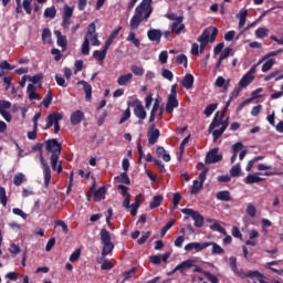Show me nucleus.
Here are the masks:
<instances>
[{
	"label": "nucleus",
	"instance_id": "nucleus-21",
	"mask_svg": "<svg viewBox=\"0 0 283 283\" xmlns=\"http://www.w3.org/2000/svg\"><path fill=\"white\" fill-rule=\"evenodd\" d=\"M171 258V253L166 252L164 254L150 255L149 262L151 264H160V262H167Z\"/></svg>",
	"mask_w": 283,
	"mask_h": 283
},
{
	"label": "nucleus",
	"instance_id": "nucleus-41",
	"mask_svg": "<svg viewBox=\"0 0 283 283\" xmlns=\"http://www.w3.org/2000/svg\"><path fill=\"white\" fill-rule=\"evenodd\" d=\"M208 244L212 247V255H222L224 253V249H222V247H220L218 243L208 242Z\"/></svg>",
	"mask_w": 283,
	"mask_h": 283
},
{
	"label": "nucleus",
	"instance_id": "nucleus-34",
	"mask_svg": "<svg viewBox=\"0 0 283 283\" xmlns=\"http://www.w3.org/2000/svg\"><path fill=\"white\" fill-rule=\"evenodd\" d=\"M156 154L159 158H163L165 163H169V160H171V156L168 154L167 150H165V147L163 146L157 147Z\"/></svg>",
	"mask_w": 283,
	"mask_h": 283
},
{
	"label": "nucleus",
	"instance_id": "nucleus-30",
	"mask_svg": "<svg viewBox=\"0 0 283 283\" xmlns=\"http://www.w3.org/2000/svg\"><path fill=\"white\" fill-rule=\"evenodd\" d=\"M255 76L251 75V73H245V75L239 81V86L244 90V87H249L251 83H253V80Z\"/></svg>",
	"mask_w": 283,
	"mask_h": 283
},
{
	"label": "nucleus",
	"instance_id": "nucleus-13",
	"mask_svg": "<svg viewBox=\"0 0 283 283\" xmlns=\"http://www.w3.org/2000/svg\"><path fill=\"white\" fill-rule=\"evenodd\" d=\"M63 118V113H51L48 115V123L46 126L44 127V129H50V127H52L53 125L59 124V122Z\"/></svg>",
	"mask_w": 283,
	"mask_h": 283
},
{
	"label": "nucleus",
	"instance_id": "nucleus-4",
	"mask_svg": "<svg viewBox=\"0 0 283 283\" xmlns=\"http://www.w3.org/2000/svg\"><path fill=\"white\" fill-rule=\"evenodd\" d=\"M101 242L103 244L102 249V258H107L112 251H114V243L112 242V234L105 228H103L99 232Z\"/></svg>",
	"mask_w": 283,
	"mask_h": 283
},
{
	"label": "nucleus",
	"instance_id": "nucleus-24",
	"mask_svg": "<svg viewBox=\"0 0 283 283\" xmlns=\"http://www.w3.org/2000/svg\"><path fill=\"white\" fill-rule=\"evenodd\" d=\"M262 172L248 175L244 179L245 185H255L258 182H264V178H261Z\"/></svg>",
	"mask_w": 283,
	"mask_h": 283
},
{
	"label": "nucleus",
	"instance_id": "nucleus-46",
	"mask_svg": "<svg viewBox=\"0 0 283 283\" xmlns=\"http://www.w3.org/2000/svg\"><path fill=\"white\" fill-rule=\"evenodd\" d=\"M242 174V169L240 168V164H235L231 169H230V176L232 178H239V176Z\"/></svg>",
	"mask_w": 283,
	"mask_h": 283
},
{
	"label": "nucleus",
	"instance_id": "nucleus-23",
	"mask_svg": "<svg viewBox=\"0 0 283 283\" xmlns=\"http://www.w3.org/2000/svg\"><path fill=\"white\" fill-rule=\"evenodd\" d=\"M223 118H224V112L221 113L220 117L218 116V113L214 115L212 123L210 124V126L208 128L209 134H211V132H213V129H216V127H220V125L222 127V123H224Z\"/></svg>",
	"mask_w": 283,
	"mask_h": 283
},
{
	"label": "nucleus",
	"instance_id": "nucleus-2",
	"mask_svg": "<svg viewBox=\"0 0 283 283\" xmlns=\"http://www.w3.org/2000/svg\"><path fill=\"white\" fill-rule=\"evenodd\" d=\"M45 149L48 154L51 155V167L53 171H57V174H61L63 171V166L60 164L59 165V158H61V143H59V139H49L44 142ZM59 165V167H56Z\"/></svg>",
	"mask_w": 283,
	"mask_h": 283
},
{
	"label": "nucleus",
	"instance_id": "nucleus-38",
	"mask_svg": "<svg viewBox=\"0 0 283 283\" xmlns=\"http://www.w3.org/2000/svg\"><path fill=\"white\" fill-rule=\"evenodd\" d=\"M97 262L98 264H102V271H112V269H114V263L109 262L107 259H98Z\"/></svg>",
	"mask_w": 283,
	"mask_h": 283
},
{
	"label": "nucleus",
	"instance_id": "nucleus-31",
	"mask_svg": "<svg viewBox=\"0 0 283 283\" xmlns=\"http://www.w3.org/2000/svg\"><path fill=\"white\" fill-rule=\"evenodd\" d=\"M120 30H123V27H118L117 29H115L111 33V35L107 38L104 46H106L109 50L111 45L114 43V39H116V36H118V34H120Z\"/></svg>",
	"mask_w": 283,
	"mask_h": 283
},
{
	"label": "nucleus",
	"instance_id": "nucleus-25",
	"mask_svg": "<svg viewBox=\"0 0 283 283\" xmlns=\"http://www.w3.org/2000/svg\"><path fill=\"white\" fill-rule=\"evenodd\" d=\"M107 193V188L105 186L99 187L93 193L94 202H101V200H105V195Z\"/></svg>",
	"mask_w": 283,
	"mask_h": 283
},
{
	"label": "nucleus",
	"instance_id": "nucleus-59",
	"mask_svg": "<svg viewBox=\"0 0 283 283\" xmlns=\"http://www.w3.org/2000/svg\"><path fill=\"white\" fill-rule=\"evenodd\" d=\"M161 76L167 81H174V73L168 69H163Z\"/></svg>",
	"mask_w": 283,
	"mask_h": 283
},
{
	"label": "nucleus",
	"instance_id": "nucleus-58",
	"mask_svg": "<svg viewBox=\"0 0 283 283\" xmlns=\"http://www.w3.org/2000/svg\"><path fill=\"white\" fill-rule=\"evenodd\" d=\"M273 65H275V60L271 59L268 60L263 65H262V72H269Z\"/></svg>",
	"mask_w": 283,
	"mask_h": 283
},
{
	"label": "nucleus",
	"instance_id": "nucleus-42",
	"mask_svg": "<svg viewBox=\"0 0 283 283\" xmlns=\"http://www.w3.org/2000/svg\"><path fill=\"white\" fill-rule=\"evenodd\" d=\"M115 180H119L123 185H132V179H129V176L125 171L120 176L115 177Z\"/></svg>",
	"mask_w": 283,
	"mask_h": 283
},
{
	"label": "nucleus",
	"instance_id": "nucleus-53",
	"mask_svg": "<svg viewBox=\"0 0 283 283\" xmlns=\"http://www.w3.org/2000/svg\"><path fill=\"white\" fill-rule=\"evenodd\" d=\"M23 178H25V176L22 172H18L13 177V184L15 185V187H21V185H23Z\"/></svg>",
	"mask_w": 283,
	"mask_h": 283
},
{
	"label": "nucleus",
	"instance_id": "nucleus-62",
	"mask_svg": "<svg viewBox=\"0 0 283 283\" xmlns=\"http://www.w3.org/2000/svg\"><path fill=\"white\" fill-rule=\"evenodd\" d=\"M29 81L33 83V85H36L40 81H43V73L35 74L33 76L29 77Z\"/></svg>",
	"mask_w": 283,
	"mask_h": 283
},
{
	"label": "nucleus",
	"instance_id": "nucleus-15",
	"mask_svg": "<svg viewBox=\"0 0 283 283\" xmlns=\"http://www.w3.org/2000/svg\"><path fill=\"white\" fill-rule=\"evenodd\" d=\"M193 260L192 259H188L184 262H181L180 264H178L175 268V271H179L181 273V275H187V271H189V269H192V266H196L193 264Z\"/></svg>",
	"mask_w": 283,
	"mask_h": 283
},
{
	"label": "nucleus",
	"instance_id": "nucleus-5",
	"mask_svg": "<svg viewBox=\"0 0 283 283\" xmlns=\"http://www.w3.org/2000/svg\"><path fill=\"white\" fill-rule=\"evenodd\" d=\"M144 8H145V2L139 3L136 7L135 13L130 19V24H129L130 30H138V28L143 23V10H144Z\"/></svg>",
	"mask_w": 283,
	"mask_h": 283
},
{
	"label": "nucleus",
	"instance_id": "nucleus-8",
	"mask_svg": "<svg viewBox=\"0 0 283 283\" xmlns=\"http://www.w3.org/2000/svg\"><path fill=\"white\" fill-rule=\"evenodd\" d=\"M40 163L43 167L44 187L48 189V187H50V181L52 180V170L50 169L48 161H45V158H43V154L40 155Z\"/></svg>",
	"mask_w": 283,
	"mask_h": 283
},
{
	"label": "nucleus",
	"instance_id": "nucleus-55",
	"mask_svg": "<svg viewBox=\"0 0 283 283\" xmlns=\"http://www.w3.org/2000/svg\"><path fill=\"white\" fill-rule=\"evenodd\" d=\"M0 202L2 207L8 205V197L6 196V188L0 186Z\"/></svg>",
	"mask_w": 283,
	"mask_h": 283
},
{
	"label": "nucleus",
	"instance_id": "nucleus-12",
	"mask_svg": "<svg viewBox=\"0 0 283 283\" xmlns=\"http://www.w3.org/2000/svg\"><path fill=\"white\" fill-rule=\"evenodd\" d=\"M222 160V155H218V148H213L206 155V165H214Z\"/></svg>",
	"mask_w": 283,
	"mask_h": 283
},
{
	"label": "nucleus",
	"instance_id": "nucleus-37",
	"mask_svg": "<svg viewBox=\"0 0 283 283\" xmlns=\"http://www.w3.org/2000/svg\"><path fill=\"white\" fill-rule=\"evenodd\" d=\"M247 17H249V10L247 9H241L239 11L238 18H239V28H244L247 23Z\"/></svg>",
	"mask_w": 283,
	"mask_h": 283
},
{
	"label": "nucleus",
	"instance_id": "nucleus-43",
	"mask_svg": "<svg viewBox=\"0 0 283 283\" xmlns=\"http://www.w3.org/2000/svg\"><path fill=\"white\" fill-rule=\"evenodd\" d=\"M130 72H133V74L135 76H143L145 74V69L143 66H138L136 64H133L130 66Z\"/></svg>",
	"mask_w": 283,
	"mask_h": 283
},
{
	"label": "nucleus",
	"instance_id": "nucleus-28",
	"mask_svg": "<svg viewBox=\"0 0 283 283\" xmlns=\"http://www.w3.org/2000/svg\"><path fill=\"white\" fill-rule=\"evenodd\" d=\"M107 50H109L106 46H103V50H95L93 52V57H95L96 61H98L101 64L105 61L107 56Z\"/></svg>",
	"mask_w": 283,
	"mask_h": 283
},
{
	"label": "nucleus",
	"instance_id": "nucleus-39",
	"mask_svg": "<svg viewBox=\"0 0 283 283\" xmlns=\"http://www.w3.org/2000/svg\"><path fill=\"white\" fill-rule=\"evenodd\" d=\"M27 93L29 95L30 101H36V98H39V94H36V86H34V84L28 85Z\"/></svg>",
	"mask_w": 283,
	"mask_h": 283
},
{
	"label": "nucleus",
	"instance_id": "nucleus-7",
	"mask_svg": "<svg viewBox=\"0 0 283 283\" xmlns=\"http://www.w3.org/2000/svg\"><path fill=\"white\" fill-rule=\"evenodd\" d=\"M127 105L128 107H135L134 114L137 118H139L140 120H145V118H147V112L145 111V106H143V103H140V101L135 99L134 102H128Z\"/></svg>",
	"mask_w": 283,
	"mask_h": 283
},
{
	"label": "nucleus",
	"instance_id": "nucleus-18",
	"mask_svg": "<svg viewBox=\"0 0 283 283\" xmlns=\"http://www.w3.org/2000/svg\"><path fill=\"white\" fill-rule=\"evenodd\" d=\"M193 273H202L205 275V277H207V280L210 281L211 283H220V280L218 279V276H216L214 274H212L209 271L202 270V268H200L198 265L195 266Z\"/></svg>",
	"mask_w": 283,
	"mask_h": 283
},
{
	"label": "nucleus",
	"instance_id": "nucleus-35",
	"mask_svg": "<svg viewBox=\"0 0 283 283\" xmlns=\"http://www.w3.org/2000/svg\"><path fill=\"white\" fill-rule=\"evenodd\" d=\"M193 76L191 75V73H188L185 75L184 80L181 81V85L182 87H185L186 90H191V87H193Z\"/></svg>",
	"mask_w": 283,
	"mask_h": 283
},
{
	"label": "nucleus",
	"instance_id": "nucleus-27",
	"mask_svg": "<svg viewBox=\"0 0 283 283\" xmlns=\"http://www.w3.org/2000/svg\"><path fill=\"white\" fill-rule=\"evenodd\" d=\"M255 238H260V232L258 230H251L249 232V240L245 241L247 247H258Z\"/></svg>",
	"mask_w": 283,
	"mask_h": 283
},
{
	"label": "nucleus",
	"instance_id": "nucleus-20",
	"mask_svg": "<svg viewBox=\"0 0 283 283\" xmlns=\"http://www.w3.org/2000/svg\"><path fill=\"white\" fill-rule=\"evenodd\" d=\"M84 119H85V113H83L82 111L73 112L70 117L71 125L73 126L81 125V123H83Z\"/></svg>",
	"mask_w": 283,
	"mask_h": 283
},
{
	"label": "nucleus",
	"instance_id": "nucleus-32",
	"mask_svg": "<svg viewBox=\"0 0 283 283\" xmlns=\"http://www.w3.org/2000/svg\"><path fill=\"white\" fill-rule=\"evenodd\" d=\"M182 18H179L178 21L172 22L171 32L175 34H180L185 30V24L182 23Z\"/></svg>",
	"mask_w": 283,
	"mask_h": 283
},
{
	"label": "nucleus",
	"instance_id": "nucleus-1",
	"mask_svg": "<svg viewBox=\"0 0 283 283\" xmlns=\"http://www.w3.org/2000/svg\"><path fill=\"white\" fill-rule=\"evenodd\" d=\"M229 262L231 271L234 273V275L241 277V280L250 277V280H258L260 283H269L266 282V276L258 270H249L245 272L242 269H238V259H235V256H230Z\"/></svg>",
	"mask_w": 283,
	"mask_h": 283
},
{
	"label": "nucleus",
	"instance_id": "nucleus-64",
	"mask_svg": "<svg viewBox=\"0 0 283 283\" xmlns=\"http://www.w3.org/2000/svg\"><path fill=\"white\" fill-rule=\"evenodd\" d=\"M81 258V249L75 250L71 255H70V262H76Z\"/></svg>",
	"mask_w": 283,
	"mask_h": 283
},
{
	"label": "nucleus",
	"instance_id": "nucleus-50",
	"mask_svg": "<svg viewBox=\"0 0 283 283\" xmlns=\"http://www.w3.org/2000/svg\"><path fill=\"white\" fill-rule=\"evenodd\" d=\"M50 39H52V31H50L49 28L43 29L42 31L43 43H50Z\"/></svg>",
	"mask_w": 283,
	"mask_h": 283
},
{
	"label": "nucleus",
	"instance_id": "nucleus-10",
	"mask_svg": "<svg viewBox=\"0 0 283 283\" xmlns=\"http://www.w3.org/2000/svg\"><path fill=\"white\" fill-rule=\"evenodd\" d=\"M148 145H155L160 138V129L156 128V124H151L147 130Z\"/></svg>",
	"mask_w": 283,
	"mask_h": 283
},
{
	"label": "nucleus",
	"instance_id": "nucleus-14",
	"mask_svg": "<svg viewBox=\"0 0 283 283\" xmlns=\"http://www.w3.org/2000/svg\"><path fill=\"white\" fill-rule=\"evenodd\" d=\"M23 9L27 12V14H32V0H23V3H17V14H22Z\"/></svg>",
	"mask_w": 283,
	"mask_h": 283
},
{
	"label": "nucleus",
	"instance_id": "nucleus-16",
	"mask_svg": "<svg viewBox=\"0 0 283 283\" xmlns=\"http://www.w3.org/2000/svg\"><path fill=\"white\" fill-rule=\"evenodd\" d=\"M154 0H142L140 3H144L143 11V21H147L151 17V12H154V9L151 8V3Z\"/></svg>",
	"mask_w": 283,
	"mask_h": 283
},
{
	"label": "nucleus",
	"instance_id": "nucleus-9",
	"mask_svg": "<svg viewBox=\"0 0 283 283\" xmlns=\"http://www.w3.org/2000/svg\"><path fill=\"white\" fill-rule=\"evenodd\" d=\"M72 14H74V7L67 4L64 6V11L62 15V27L64 30H70Z\"/></svg>",
	"mask_w": 283,
	"mask_h": 283
},
{
	"label": "nucleus",
	"instance_id": "nucleus-61",
	"mask_svg": "<svg viewBox=\"0 0 283 283\" xmlns=\"http://www.w3.org/2000/svg\"><path fill=\"white\" fill-rule=\"evenodd\" d=\"M176 63H177L178 65H182V63H184L185 67H187V65H188L187 55H185V54H179V55L177 56V59H176Z\"/></svg>",
	"mask_w": 283,
	"mask_h": 283
},
{
	"label": "nucleus",
	"instance_id": "nucleus-52",
	"mask_svg": "<svg viewBox=\"0 0 283 283\" xmlns=\"http://www.w3.org/2000/svg\"><path fill=\"white\" fill-rule=\"evenodd\" d=\"M210 229L212 231H218V233H221L222 235H227V229H224L220 223L211 224Z\"/></svg>",
	"mask_w": 283,
	"mask_h": 283
},
{
	"label": "nucleus",
	"instance_id": "nucleus-57",
	"mask_svg": "<svg viewBox=\"0 0 283 283\" xmlns=\"http://www.w3.org/2000/svg\"><path fill=\"white\" fill-rule=\"evenodd\" d=\"M214 109H218V104H209V105L205 108L203 114H205L206 116H211V114H213V111H214Z\"/></svg>",
	"mask_w": 283,
	"mask_h": 283
},
{
	"label": "nucleus",
	"instance_id": "nucleus-33",
	"mask_svg": "<svg viewBox=\"0 0 283 283\" xmlns=\"http://www.w3.org/2000/svg\"><path fill=\"white\" fill-rule=\"evenodd\" d=\"M133 78H134V74H132V73H127V74L120 75L117 78V85L125 86L128 83H132Z\"/></svg>",
	"mask_w": 283,
	"mask_h": 283
},
{
	"label": "nucleus",
	"instance_id": "nucleus-60",
	"mask_svg": "<svg viewBox=\"0 0 283 283\" xmlns=\"http://www.w3.org/2000/svg\"><path fill=\"white\" fill-rule=\"evenodd\" d=\"M134 275H136V268H132L130 270L123 272L124 282L126 280H130V277H134Z\"/></svg>",
	"mask_w": 283,
	"mask_h": 283
},
{
	"label": "nucleus",
	"instance_id": "nucleus-63",
	"mask_svg": "<svg viewBox=\"0 0 283 283\" xmlns=\"http://www.w3.org/2000/svg\"><path fill=\"white\" fill-rule=\"evenodd\" d=\"M224 83H227V80L222 76H218L214 82V87H220L224 90Z\"/></svg>",
	"mask_w": 283,
	"mask_h": 283
},
{
	"label": "nucleus",
	"instance_id": "nucleus-36",
	"mask_svg": "<svg viewBox=\"0 0 283 283\" xmlns=\"http://www.w3.org/2000/svg\"><path fill=\"white\" fill-rule=\"evenodd\" d=\"M216 198L222 202H231V192L228 190H221L217 192Z\"/></svg>",
	"mask_w": 283,
	"mask_h": 283
},
{
	"label": "nucleus",
	"instance_id": "nucleus-47",
	"mask_svg": "<svg viewBox=\"0 0 283 283\" xmlns=\"http://www.w3.org/2000/svg\"><path fill=\"white\" fill-rule=\"evenodd\" d=\"M129 118H132V109L128 106L125 109V112L123 113L122 118L119 119V125H123L124 123H127V120H129Z\"/></svg>",
	"mask_w": 283,
	"mask_h": 283
},
{
	"label": "nucleus",
	"instance_id": "nucleus-29",
	"mask_svg": "<svg viewBox=\"0 0 283 283\" xmlns=\"http://www.w3.org/2000/svg\"><path fill=\"white\" fill-rule=\"evenodd\" d=\"M77 85H83L86 101H92V85L87 83L85 80L78 81Z\"/></svg>",
	"mask_w": 283,
	"mask_h": 283
},
{
	"label": "nucleus",
	"instance_id": "nucleus-26",
	"mask_svg": "<svg viewBox=\"0 0 283 283\" xmlns=\"http://www.w3.org/2000/svg\"><path fill=\"white\" fill-rule=\"evenodd\" d=\"M227 127H229V119H226L222 123V126L220 129H213L211 132L212 136H213V142L216 143V140H218V138H220V136H222V134H224V132H227Z\"/></svg>",
	"mask_w": 283,
	"mask_h": 283
},
{
	"label": "nucleus",
	"instance_id": "nucleus-17",
	"mask_svg": "<svg viewBox=\"0 0 283 283\" xmlns=\"http://www.w3.org/2000/svg\"><path fill=\"white\" fill-rule=\"evenodd\" d=\"M179 102H178V96L176 95H168V101L166 104V112L167 114H174V109L178 107Z\"/></svg>",
	"mask_w": 283,
	"mask_h": 283
},
{
	"label": "nucleus",
	"instance_id": "nucleus-19",
	"mask_svg": "<svg viewBox=\"0 0 283 283\" xmlns=\"http://www.w3.org/2000/svg\"><path fill=\"white\" fill-rule=\"evenodd\" d=\"M147 36L149 41H153L158 44L163 39V31H160V29H150L147 31Z\"/></svg>",
	"mask_w": 283,
	"mask_h": 283
},
{
	"label": "nucleus",
	"instance_id": "nucleus-48",
	"mask_svg": "<svg viewBox=\"0 0 283 283\" xmlns=\"http://www.w3.org/2000/svg\"><path fill=\"white\" fill-rule=\"evenodd\" d=\"M203 185H205V184H201L200 181L195 180V181H193V185H192V187H191V189H190V193H191L192 196H196V193H198V192L200 191V189L203 187Z\"/></svg>",
	"mask_w": 283,
	"mask_h": 283
},
{
	"label": "nucleus",
	"instance_id": "nucleus-6",
	"mask_svg": "<svg viewBox=\"0 0 283 283\" xmlns=\"http://www.w3.org/2000/svg\"><path fill=\"white\" fill-rule=\"evenodd\" d=\"M181 213H185V216H191L192 220H195V227L197 229H202V227H205V217H202L200 212L191 208H184L181 209Z\"/></svg>",
	"mask_w": 283,
	"mask_h": 283
},
{
	"label": "nucleus",
	"instance_id": "nucleus-51",
	"mask_svg": "<svg viewBox=\"0 0 283 283\" xmlns=\"http://www.w3.org/2000/svg\"><path fill=\"white\" fill-rule=\"evenodd\" d=\"M243 150H244V144H242V142H238L231 146L232 154L238 155L239 151H243Z\"/></svg>",
	"mask_w": 283,
	"mask_h": 283
},
{
	"label": "nucleus",
	"instance_id": "nucleus-54",
	"mask_svg": "<svg viewBox=\"0 0 283 283\" xmlns=\"http://www.w3.org/2000/svg\"><path fill=\"white\" fill-rule=\"evenodd\" d=\"M82 54H84V56L90 54V39L87 38H84V42L82 44Z\"/></svg>",
	"mask_w": 283,
	"mask_h": 283
},
{
	"label": "nucleus",
	"instance_id": "nucleus-49",
	"mask_svg": "<svg viewBox=\"0 0 283 283\" xmlns=\"http://www.w3.org/2000/svg\"><path fill=\"white\" fill-rule=\"evenodd\" d=\"M255 36H256V39H264L265 36H269V29H266V28L256 29Z\"/></svg>",
	"mask_w": 283,
	"mask_h": 283
},
{
	"label": "nucleus",
	"instance_id": "nucleus-45",
	"mask_svg": "<svg viewBox=\"0 0 283 283\" xmlns=\"http://www.w3.org/2000/svg\"><path fill=\"white\" fill-rule=\"evenodd\" d=\"M94 34H98V33H96V23L92 22L88 24L87 32L84 38L92 39V36H94Z\"/></svg>",
	"mask_w": 283,
	"mask_h": 283
},
{
	"label": "nucleus",
	"instance_id": "nucleus-40",
	"mask_svg": "<svg viewBox=\"0 0 283 283\" xmlns=\"http://www.w3.org/2000/svg\"><path fill=\"white\" fill-rule=\"evenodd\" d=\"M163 200H165V197H163L161 195H156L153 198V201L149 205L150 209H156L158 207H160V205H163Z\"/></svg>",
	"mask_w": 283,
	"mask_h": 283
},
{
	"label": "nucleus",
	"instance_id": "nucleus-22",
	"mask_svg": "<svg viewBox=\"0 0 283 283\" xmlns=\"http://www.w3.org/2000/svg\"><path fill=\"white\" fill-rule=\"evenodd\" d=\"M54 34L56 36L59 48H62V52H65V50H67V36L63 35L61 31H54Z\"/></svg>",
	"mask_w": 283,
	"mask_h": 283
},
{
	"label": "nucleus",
	"instance_id": "nucleus-3",
	"mask_svg": "<svg viewBox=\"0 0 283 283\" xmlns=\"http://www.w3.org/2000/svg\"><path fill=\"white\" fill-rule=\"evenodd\" d=\"M216 36H218V28L216 27H209L201 33V35L197 40L200 43V46H199L200 54L205 52V50L207 49V45H209V41L210 43L216 42Z\"/></svg>",
	"mask_w": 283,
	"mask_h": 283
},
{
	"label": "nucleus",
	"instance_id": "nucleus-11",
	"mask_svg": "<svg viewBox=\"0 0 283 283\" xmlns=\"http://www.w3.org/2000/svg\"><path fill=\"white\" fill-rule=\"evenodd\" d=\"M211 247V243L208 242H190L185 245V251H196V253H200V251H205V249H209Z\"/></svg>",
	"mask_w": 283,
	"mask_h": 283
},
{
	"label": "nucleus",
	"instance_id": "nucleus-44",
	"mask_svg": "<svg viewBox=\"0 0 283 283\" xmlns=\"http://www.w3.org/2000/svg\"><path fill=\"white\" fill-rule=\"evenodd\" d=\"M56 17V8L50 7L44 10V18L45 19H54Z\"/></svg>",
	"mask_w": 283,
	"mask_h": 283
},
{
	"label": "nucleus",
	"instance_id": "nucleus-56",
	"mask_svg": "<svg viewBox=\"0 0 283 283\" xmlns=\"http://www.w3.org/2000/svg\"><path fill=\"white\" fill-rule=\"evenodd\" d=\"M52 98H53L52 91H49L45 98L42 102V105L46 108L50 107V105H52Z\"/></svg>",
	"mask_w": 283,
	"mask_h": 283
}]
</instances>
